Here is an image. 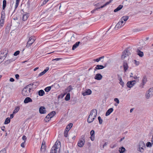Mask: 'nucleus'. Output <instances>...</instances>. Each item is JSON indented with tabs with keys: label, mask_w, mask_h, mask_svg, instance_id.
Segmentation results:
<instances>
[{
	"label": "nucleus",
	"mask_w": 153,
	"mask_h": 153,
	"mask_svg": "<svg viewBox=\"0 0 153 153\" xmlns=\"http://www.w3.org/2000/svg\"><path fill=\"white\" fill-rule=\"evenodd\" d=\"M90 139L92 141H93L94 139V136H91Z\"/></svg>",
	"instance_id": "51"
},
{
	"label": "nucleus",
	"mask_w": 153,
	"mask_h": 153,
	"mask_svg": "<svg viewBox=\"0 0 153 153\" xmlns=\"http://www.w3.org/2000/svg\"><path fill=\"white\" fill-rule=\"evenodd\" d=\"M98 120L99 121V123L100 124H101L102 123V120L101 119V117L100 116H99L98 118Z\"/></svg>",
	"instance_id": "41"
},
{
	"label": "nucleus",
	"mask_w": 153,
	"mask_h": 153,
	"mask_svg": "<svg viewBox=\"0 0 153 153\" xmlns=\"http://www.w3.org/2000/svg\"><path fill=\"white\" fill-rule=\"evenodd\" d=\"M123 6L122 5H119L116 9L114 10V12H116L120 10L123 7Z\"/></svg>",
	"instance_id": "22"
},
{
	"label": "nucleus",
	"mask_w": 153,
	"mask_h": 153,
	"mask_svg": "<svg viewBox=\"0 0 153 153\" xmlns=\"http://www.w3.org/2000/svg\"><path fill=\"white\" fill-rule=\"evenodd\" d=\"M70 93H68L67 94L65 97V100L66 101H68L70 99Z\"/></svg>",
	"instance_id": "30"
},
{
	"label": "nucleus",
	"mask_w": 153,
	"mask_h": 153,
	"mask_svg": "<svg viewBox=\"0 0 153 153\" xmlns=\"http://www.w3.org/2000/svg\"><path fill=\"white\" fill-rule=\"evenodd\" d=\"M129 16H125V22L128 19Z\"/></svg>",
	"instance_id": "57"
},
{
	"label": "nucleus",
	"mask_w": 153,
	"mask_h": 153,
	"mask_svg": "<svg viewBox=\"0 0 153 153\" xmlns=\"http://www.w3.org/2000/svg\"><path fill=\"white\" fill-rule=\"evenodd\" d=\"M85 143V137L84 136H82L81 138L79 140L78 143V146L80 147H82Z\"/></svg>",
	"instance_id": "9"
},
{
	"label": "nucleus",
	"mask_w": 153,
	"mask_h": 153,
	"mask_svg": "<svg viewBox=\"0 0 153 153\" xmlns=\"http://www.w3.org/2000/svg\"><path fill=\"white\" fill-rule=\"evenodd\" d=\"M113 1V0H110L109 1L107 2L105 4L103 5H102V2H100L99 3H98L96 4H94V5L98 7L97 8L94 9L93 10L91 11V12L92 13H94L96 10H97L98 9H99L100 8H102L103 7H105L106 5L109 4L110 3H111Z\"/></svg>",
	"instance_id": "3"
},
{
	"label": "nucleus",
	"mask_w": 153,
	"mask_h": 153,
	"mask_svg": "<svg viewBox=\"0 0 153 153\" xmlns=\"http://www.w3.org/2000/svg\"><path fill=\"white\" fill-rule=\"evenodd\" d=\"M31 89L29 85H27L22 90V94L24 96H28L31 94L30 91Z\"/></svg>",
	"instance_id": "5"
},
{
	"label": "nucleus",
	"mask_w": 153,
	"mask_h": 153,
	"mask_svg": "<svg viewBox=\"0 0 153 153\" xmlns=\"http://www.w3.org/2000/svg\"><path fill=\"white\" fill-rule=\"evenodd\" d=\"M10 82H13L14 81V79L12 78H11L10 79Z\"/></svg>",
	"instance_id": "61"
},
{
	"label": "nucleus",
	"mask_w": 153,
	"mask_h": 153,
	"mask_svg": "<svg viewBox=\"0 0 153 153\" xmlns=\"http://www.w3.org/2000/svg\"><path fill=\"white\" fill-rule=\"evenodd\" d=\"M121 59L123 60L124 59V55L123 52V54L122 55Z\"/></svg>",
	"instance_id": "54"
},
{
	"label": "nucleus",
	"mask_w": 153,
	"mask_h": 153,
	"mask_svg": "<svg viewBox=\"0 0 153 153\" xmlns=\"http://www.w3.org/2000/svg\"><path fill=\"white\" fill-rule=\"evenodd\" d=\"M68 131V130H66V129H65L64 132V136L65 137H67V136H68V131Z\"/></svg>",
	"instance_id": "36"
},
{
	"label": "nucleus",
	"mask_w": 153,
	"mask_h": 153,
	"mask_svg": "<svg viewBox=\"0 0 153 153\" xmlns=\"http://www.w3.org/2000/svg\"><path fill=\"white\" fill-rule=\"evenodd\" d=\"M104 68V67L102 65H97L94 69V71H96L97 70H100L103 69Z\"/></svg>",
	"instance_id": "20"
},
{
	"label": "nucleus",
	"mask_w": 153,
	"mask_h": 153,
	"mask_svg": "<svg viewBox=\"0 0 153 153\" xmlns=\"http://www.w3.org/2000/svg\"><path fill=\"white\" fill-rule=\"evenodd\" d=\"M56 112L55 111H52L50 113H49L48 115H50V117L51 118L53 117L55 114Z\"/></svg>",
	"instance_id": "29"
},
{
	"label": "nucleus",
	"mask_w": 153,
	"mask_h": 153,
	"mask_svg": "<svg viewBox=\"0 0 153 153\" xmlns=\"http://www.w3.org/2000/svg\"><path fill=\"white\" fill-rule=\"evenodd\" d=\"M19 109L20 107L19 106H18L16 107L14 109L13 112V114H15L17 113L19 111Z\"/></svg>",
	"instance_id": "27"
},
{
	"label": "nucleus",
	"mask_w": 153,
	"mask_h": 153,
	"mask_svg": "<svg viewBox=\"0 0 153 153\" xmlns=\"http://www.w3.org/2000/svg\"><path fill=\"white\" fill-rule=\"evenodd\" d=\"M35 38L34 36L30 37L27 43L26 47L28 48L30 46L35 40Z\"/></svg>",
	"instance_id": "7"
},
{
	"label": "nucleus",
	"mask_w": 153,
	"mask_h": 153,
	"mask_svg": "<svg viewBox=\"0 0 153 153\" xmlns=\"http://www.w3.org/2000/svg\"><path fill=\"white\" fill-rule=\"evenodd\" d=\"M94 131L93 130H91L90 132V134L91 136H94Z\"/></svg>",
	"instance_id": "48"
},
{
	"label": "nucleus",
	"mask_w": 153,
	"mask_h": 153,
	"mask_svg": "<svg viewBox=\"0 0 153 153\" xmlns=\"http://www.w3.org/2000/svg\"><path fill=\"white\" fill-rule=\"evenodd\" d=\"M114 101L116 102L117 104H119V101L118 99L117 98H115L114 99Z\"/></svg>",
	"instance_id": "49"
},
{
	"label": "nucleus",
	"mask_w": 153,
	"mask_h": 153,
	"mask_svg": "<svg viewBox=\"0 0 153 153\" xmlns=\"http://www.w3.org/2000/svg\"><path fill=\"white\" fill-rule=\"evenodd\" d=\"M6 5V1L5 0H4L3 1V9H4Z\"/></svg>",
	"instance_id": "32"
},
{
	"label": "nucleus",
	"mask_w": 153,
	"mask_h": 153,
	"mask_svg": "<svg viewBox=\"0 0 153 153\" xmlns=\"http://www.w3.org/2000/svg\"><path fill=\"white\" fill-rule=\"evenodd\" d=\"M60 143L59 141H56L54 145L52 148L51 153H58L60 151Z\"/></svg>",
	"instance_id": "2"
},
{
	"label": "nucleus",
	"mask_w": 153,
	"mask_h": 153,
	"mask_svg": "<svg viewBox=\"0 0 153 153\" xmlns=\"http://www.w3.org/2000/svg\"><path fill=\"white\" fill-rule=\"evenodd\" d=\"M6 151L5 148L2 149L0 152V153H6Z\"/></svg>",
	"instance_id": "43"
},
{
	"label": "nucleus",
	"mask_w": 153,
	"mask_h": 153,
	"mask_svg": "<svg viewBox=\"0 0 153 153\" xmlns=\"http://www.w3.org/2000/svg\"><path fill=\"white\" fill-rule=\"evenodd\" d=\"M13 114H11L10 115V119H12L13 118Z\"/></svg>",
	"instance_id": "62"
},
{
	"label": "nucleus",
	"mask_w": 153,
	"mask_h": 153,
	"mask_svg": "<svg viewBox=\"0 0 153 153\" xmlns=\"http://www.w3.org/2000/svg\"><path fill=\"white\" fill-rule=\"evenodd\" d=\"M29 16V15L28 14H24L22 17V20L24 21H26L27 20Z\"/></svg>",
	"instance_id": "23"
},
{
	"label": "nucleus",
	"mask_w": 153,
	"mask_h": 153,
	"mask_svg": "<svg viewBox=\"0 0 153 153\" xmlns=\"http://www.w3.org/2000/svg\"><path fill=\"white\" fill-rule=\"evenodd\" d=\"M116 146H117L115 144L112 146H111V148H113L114 147H116Z\"/></svg>",
	"instance_id": "64"
},
{
	"label": "nucleus",
	"mask_w": 153,
	"mask_h": 153,
	"mask_svg": "<svg viewBox=\"0 0 153 153\" xmlns=\"http://www.w3.org/2000/svg\"><path fill=\"white\" fill-rule=\"evenodd\" d=\"M10 122V119L9 117L7 118L5 121L4 124H7L9 123Z\"/></svg>",
	"instance_id": "31"
},
{
	"label": "nucleus",
	"mask_w": 153,
	"mask_h": 153,
	"mask_svg": "<svg viewBox=\"0 0 153 153\" xmlns=\"http://www.w3.org/2000/svg\"><path fill=\"white\" fill-rule=\"evenodd\" d=\"M124 16H123L120 20L118 22L116 25L114 30H117L122 27L124 25Z\"/></svg>",
	"instance_id": "4"
},
{
	"label": "nucleus",
	"mask_w": 153,
	"mask_h": 153,
	"mask_svg": "<svg viewBox=\"0 0 153 153\" xmlns=\"http://www.w3.org/2000/svg\"><path fill=\"white\" fill-rule=\"evenodd\" d=\"M20 53V51H16V52H15L14 54V55L15 56H17V55L19 54Z\"/></svg>",
	"instance_id": "44"
},
{
	"label": "nucleus",
	"mask_w": 153,
	"mask_h": 153,
	"mask_svg": "<svg viewBox=\"0 0 153 153\" xmlns=\"http://www.w3.org/2000/svg\"><path fill=\"white\" fill-rule=\"evenodd\" d=\"M147 78L145 76H143V79L142 80V88H143V86L145 85V84L146 83V82H147Z\"/></svg>",
	"instance_id": "18"
},
{
	"label": "nucleus",
	"mask_w": 153,
	"mask_h": 153,
	"mask_svg": "<svg viewBox=\"0 0 153 153\" xmlns=\"http://www.w3.org/2000/svg\"><path fill=\"white\" fill-rule=\"evenodd\" d=\"M51 88V86L45 88V91L48 92L50 90Z\"/></svg>",
	"instance_id": "38"
},
{
	"label": "nucleus",
	"mask_w": 153,
	"mask_h": 153,
	"mask_svg": "<svg viewBox=\"0 0 153 153\" xmlns=\"http://www.w3.org/2000/svg\"><path fill=\"white\" fill-rule=\"evenodd\" d=\"M94 61L95 62H98L99 61H100V60L99 58H98L96 59H94Z\"/></svg>",
	"instance_id": "55"
},
{
	"label": "nucleus",
	"mask_w": 153,
	"mask_h": 153,
	"mask_svg": "<svg viewBox=\"0 0 153 153\" xmlns=\"http://www.w3.org/2000/svg\"><path fill=\"white\" fill-rule=\"evenodd\" d=\"M72 126L73 124L72 123H70L67 126L65 129L68 130V131H69L72 127Z\"/></svg>",
	"instance_id": "25"
},
{
	"label": "nucleus",
	"mask_w": 153,
	"mask_h": 153,
	"mask_svg": "<svg viewBox=\"0 0 153 153\" xmlns=\"http://www.w3.org/2000/svg\"><path fill=\"white\" fill-rule=\"evenodd\" d=\"M32 102V100L30 97H27L25 99L24 102L25 103H27Z\"/></svg>",
	"instance_id": "17"
},
{
	"label": "nucleus",
	"mask_w": 153,
	"mask_h": 153,
	"mask_svg": "<svg viewBox=\"0 0 153 153\" xmlns=\"http://www.w3.org/2000/svg\"><path fill=\"white\" fill-rule=\"evenodd\" d=\"M46 148V145L45 141L44 140L42 143V146L41 148V150L42 151H45Z\"/></svg>",
	"instance_id": "11"
},
{
	"label": "nucleus",
	"mask_w": 153,
	"mask_h": 153,
	"mask_svg": "<svg viewBox=\"0 0 153 153\" xmlns=\"http://www.w3.org/2000/svg\"><path fill=\"white\" fill-rule=\"evenodd\" d=\"M76 35L75 34H73L72 36L71 37L70 41H74L75 40Z\"/></svg>",
	"instance_id": "28"
},
{
	"label": "nucleus",
	"mask_w": 153,
	"mask_h": 153,
	"mask_svg": "<svg viewBox=\"0 0 153 153\" xmlns=\"http://www.w3.org/2000/svg\"><path fill=\"white\" fill-rule=\"evenodd\" d=\"M51 118V117H50V115L48 114L45 118L44 120L46 122H48L50 120Z\"/></svg>",
	"instance_id": "24"
},
{
	"label": "nucleus",
	"mask_w": 153,
	"mask_h": 153,
	"mask_svg": "<svg viewBox=\"0 0 153 153\" xmlns=\"http://www.w3.org/2000/svg\"><path fill=\"white\" fill-rule=\"evenodd\" d=\"M139 48H139L137 49L136 51L137 53L139 56L142 57L144 55L142 51H140Z\"/></svg>",
	"instance_id": "16"
},
{
	"label": "nucleus",
	"mask_w": 153,
	"mask_h": 153,
	"mask_svg": "<svg viewBox=\"0 0 153 153\" xmlns=\"http://www.w3.org/2000/svg\"><path fill=\"white\" fill-rule=\"evenodd\" d=\"M5 18V13L4 12L2 13L1 19H4Z\"/></svg>",
	"instance_id": "42"
},
{
	"label": "nucleus",
	"mask_w": 153,
	"mask_h": 153,
	"mask_svg": "<svg viewBox=\"0 0 153 153\" xmlns=\"http://www.w3.org/2000/svg\"><path fill=\"white\" fill-rule=\"evenodd\" d=\"M45 74L43 72H42L39 74V76H40L44 75Z\"/></svg>",
	"instance_id": "56"
},
{
	"label": "nucleus",
	"mask_w": 153,
	"mask_h": 153,
	"mask_svg": "<svg viewBox=\"0 0 153 153\" xmlns=\"http://www.w3.org/2000/svg\"><path fill=\"white\" fill-rule=\"evenodd\" d=\"M119 79L120 81L119 83H120V85L122 86H123V84H124V82H123V81H122L121 77H120L119 76Z\"/></svg>",
	"instance_id": "33"
},
{
	"label": "nucleus",
	"mask_w": 153,
	"mask_h": 153,
	"mask_svg": "<svg viewBox=\"0 0 153 153\" xmlns=\"http://www.w3.org/2000/svg\"><path fill=\"white\" fill-rule=\"evenodd\" d=\"M114 110L112 108H111L108 109L105 115L108 116Z\"/></svg>",
	"instance_id": "21"
},
{
	"label": "nucleus",
	"mask_w": 153,
	"mask_h": 153,
	"mask_svg": "<svg viewBox=\"0 0 153 153\" xmlns=\"http://www.w3.org/2000/svg\"><path fill=\"white\" fill-rule=\"evenodd\" d=\"M4 19H1L0 21V24L1 27L3 26L4 24Z\"/></svg>",
	"instance_id": "34"
},
{
	"label": "nucleus",
	"mask_w": 153,
	"mask_h": 153,
	"mask_svg": "<svg viewBox=\"0 0 153 153\" xmlns=\"http://www.w3.org/2000/svg\"><path fill=\"white\" fill-rule=\"evenodd\" d=\"M48 1L47 0H45L43 2V4H45Z\"/></svg>",
	"instance_id": "58"
},
{
	"label": "nucleus",
	"mask_w": 153,
	"mask_h": 153,
	"mask_svg": "<svg viewBox=\"0 0 153 153\" xmlns=\"http://www.w3.org/2000/svg\"><path fill=\"white\" fill-rule=\"evenodd\" d=\"M104 58V56H102L100 57L99 58L100 59V60H102V59H103Z\"/></svg>",
	"instance_id": "60"
},
{
	"label": "nucleus",
	"mask_w": 153,
	"mask_h": 153,
	"mask_svg": "<svg viewBox=\"0 0 153 153\" xmlns=\"http://www.w3.org/2000/svg\"><path fill=\"white\" fill-rule=\"evenodd\" d=\"M153 95V88H150L146 92L145 96L146 99H148Z\"/></svg>",
	"instance_id": "8"
},
{
	"label": "nucleus",
	"mask_w": 153,
	"mask_h": 153,
	"mask_svg": "<svg viewBox=\"0 0 153 153\" xmlns=\"http://www.w3.org/2000/svg\"><path fill=\"white\" fill-rule=\"evenodd\" d=\"M128 68V64L126 63L125 62V72L127 70Z\"/></svg>",
	"instance_id": "45"
},
{
	"label": "nucleus",
	"mask_w": 153,
	"mask_h": 153,
	"mask_svg": "<svg viewBox=\"0 0 153 153\" xmlns=\"http://www.w3.org/2000/svg\"><path fill=\"white\" fill-rule=\"evenodd\" d=\"M119 152L120 153H123L124 152V148L123 147H121V149H120Z\"/></svg>",
	"instance_id": "40"
},
{
	"label": "nucleus",
	"mask_w": 153,
	"mask_h": 153,
	"mask_svg": "<svg viewBox=\"0 0 153 153\" xmlns=\"http://www.w3.org/2000/svg\"><path fill=\"white\" fill-rule=\"evenodd\" d=\"M49 68H46L44 70V71H43L44 73L45 74L49 70Z\"/></svg>",
	"instance_id": "50"
},
{
	"label": "nucleus",
	"mask_w": 153,
	"mask_h": 153,
	"mask_svg": "<svg viewBox=\"0 0 153 153\" xmlns=\"http://www.w3.org/2000/svg\"><path fill=\"white\" fill-rule=\"evenodd\" d=\"M91 91L90 89H88L86 90V91L82 93V95L83 96L87 95H89L91 94Z\"/></svg>",
	"instance_id": "13"
},
{
	"label": "nucleus",
	"mask_w": 153,
	"mask_h": 153,
	"mask_svg": "<svg viewBox=\"0 0 153 153\" xmlns=\"http://www.w3.org/2000/svg\"><path fill=\"white\" fill-rule=\"evenodd\" d=\"M144 148H146L144 143L143 141H140L139 143V148L137 149V150L141 153H143L144 150Z\"/></svg>",
	"instance_id": "6"
},
{
	"label": "nucleus",
	"mask_w": 153,
	"mask_h": 153,
	"mask_svg": "<svg viewBox=\"0 0 153 153\" xmlns=\"http://www.w3.org/2000/svg\"><path fill=\"white\" fill-rule=\"evenodd\" d=\"M25 143L26 142H23L21 144V146L22 148H25Z\"/></svg>",
	"instance_id": "46"
},
{
	"label": "nucleus",
	"mask_w": 153,
	"mask_h": 153,
	"mask_svg": "<svg viewBox=\"0 0 153 153\" xmlns=\"http://www.w3.org/2000/svg\"><path fill=\"white\" fill-rule=\"evenodd\" d=\"M80 43V42H76L74 45H73L72 48V50H74L77 48V47L79 46Z\"/></svg>",
	"instance_id": "19"
},
{
	"label": "nucleus",
	"mask_w": 153,
	"mask_h": 153,
	"mask_svg": "<svg viewBox=\"0 0 153 153\" xmlns=\"http://www.w3.org/2000/svg\"><path fill=\"white\" fill-rule=\"evenodd\" d=\"M134 61H135V63L136 65H139V61H137L136 60H134Z\"/></svg>",
	"instance_id": "52"
},
{
	"label": "nucleus",
	"mask_w": 153,
	"mask_h": 153,
	"mask_svg": "<svg viewBox=\"0 0 153 153\" xmlns=\"http://www.w3.org/2000/svg\"><path fill=\"white\" fill-rule=\"evenodd\" d=\"M97 111L96 109H93L91 111L87 119V122L89 123L92 122L97 116Z\"/></svg>",
	"instance_id": "1"
},
{
	"label": "nucleus",
	"mask_w": 153,
	"mask_h": 153,
	"mask_svg": "<svg viewBox=\"0 0 153 153\" xmlns=\"http://www.w3.org/2000/svg\"><path fill=\"white\" fill-rule=\"evenodd\" d=\"M39 112L41 114H44L46 112L45 108L43 106H41L39 108Z\"/></svg>",
	"instance_id": "12"
},
{
	"label": "nucleus",
	"mask_w": 153,
	"mask_h": 153,
	"mask_svg": "<svg viewBox=\"0 0 153 153\" xmlns=\"http://www.w3.org/2000/svg\"><path fill=\"white\" fill-rule=\"evenodd\" d=\"M136 83V81L135 80H132L128 81L127 83V86L129 88L132 87Z\"/></svg>",
	"instance_id": "10"
},
{
	"label": "nucleus",
	"mask_w": 153,
	"mask_h": 153,
	"mask_svg": "<svg viewBox=\"0 0 153 153\" xmlns=\"http://www.w3.org/2000/svg\"><path fill=\"white\" fill-rule=\"evenodd\" d=\"M20 1V0H16V4L15 6L16 9L18 7Z\"/></svg>",
	"instance_id": "39"
},
{
	"label": "nucleus",
	"mask_w": 153,
	"mask_h": 153,
	"mask_svg": "<svg viewBox=\"0 0 153 153\" xmlns=\"http://www.w3.org/2000/svg\"><path fill=\"white\" fill-rule=\"evenodd\" d=\"M22 139L24 141V142H26L27 140V137L23 135L22 137Z\"/></svg>",
	"instance_id": "47"
},
{
	"label": "nucleus",
	"mask_w": 153,
	"mask_h": 153,
	"mask_svg": "<svg viewBox=\"0 0 153 153\" xmlns=\"http://www.w3.org/2000/svg\"><path fill=\"white\" fill-rule=\"evenodd\" d=\"M61 59H62V58H57L53 59V60H52V61L56 60V61H59V60Z\"/></svg>",
	"instance_id": "53"
},
{
	"label": "nucleus",
	"mask_w": 153,
	"mask_h": 153,
	"mask_svg": "<svg viewBox=\"0 0 153 153\" xmlns=\"http://www.w3.org/2000/svg\"><path fill=\"white\" fill-rule=\"evenodd\" d=\"M131 51L130 48L129 47H128L125 50V55L127 56L130 55L131 54Z\"/></svg>",
	"instance_id": "15"
},
{
	"label": "nucleus",
	"mask_w": 153,
	"mask_h": 153,
	"mask_svg": "<svg viewBox=\"0 0 153 153\" xmlns=\"http://www.w3.org/2000/svg\"><path fill=\"white\" fill-rule=\"evenodd\" d=\"M152 143L149 142H148L146 144V146L147 147H150L152 146Z\"/></svg>",
	"instance_id": "35"
},
{
	"label": "nucleus",
	"mask_w": 153,
	"mask_h": 153,
	"mask_svg": "<svg viewBox=\"0 0 153 153\" xmlns=\"http://www.w3.org/2000/svg\"><path fill=\"white\" fill-rule=\"evenodd\" d=\"M19 75L18 74H16L15 75V77L17 79H18L19 77Z\"/></svg>",
	"instance_id": "59"
},
{
	"label": "nucleus",
	"mask_w": 153,
	"mask_h": 153,
	"mask_svg": "<svg viewBox=\"0 0 153 153\" xmlns=\"http://www.w3.org/2000/svg\"><path fill=\"white\" fill-rule=\"evenodd\" d=\"M102 78V76L99 73L97 74L94 77V79L98 80H101Z\"/></svg>",
	"instance_id": "14"
},
{
	"label": "nucleus",
	"mask_w": 153,
	"mask_h": 153,
	"mask_svg": "<svg viewBox=\"0 0 153 153\" xmlns=\"http://www.w3.org/2000/svg\"><path fill=\"white\" fill-rule=\"evenodd\" d=\"M133 78L134 79H137L138 78H139V77H138L137 76H133Z\"/></svg>",
	"instance_id": "63"
},
{
	"label": "nucleus",
	"mask_w": 153,
	"mask_h": 153,
	"mask_svg": "<svg viewBox=\"0 0 153 153\" xmlns=\"http://www.w3.org/2000/svg\"><path fill=\"white\" fill-rule=\"evenodd\" d=\"M38 94L39 96H43L45 94V92L42 90H39L38 92Z\"/></svg>",
	"instance_id": "26"
},
{
	"label": "nucleus",
	"mask_w": 153,
	"mask_h": 153,
	"mask_svg": "<svg viewBox=\"0 0 153 153\" xmlns=\"http://www.w3.org/2000/svg\"><path fill=\"white\" fill-rule=\"evenodd\" d=\"M73 88L70 85L67 88L66 90H67V92H69Z\"/></svg>",
	"instance_id": "37"
}]
</instances>
